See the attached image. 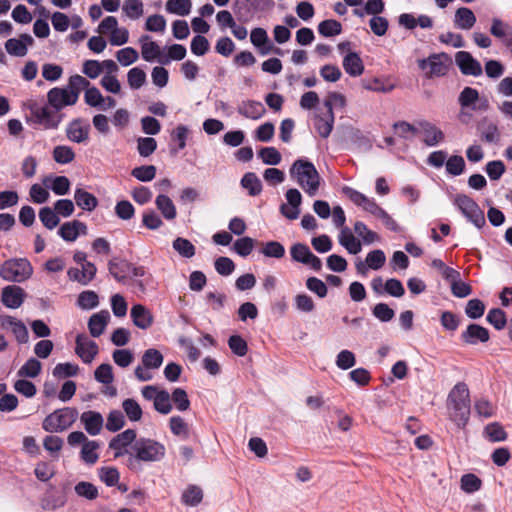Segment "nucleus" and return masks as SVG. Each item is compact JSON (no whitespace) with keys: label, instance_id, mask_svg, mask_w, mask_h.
<instances>
[{"label":"nucleus","instance_id":"1","mask_svg":"<svg viewBox=\"0 0 512 512\" xmlns=\"http://www.w3.org/2000/svg\"><path fill=\"white\" fill-rule=\"evenodd\" d=\"M447 409L450 419L458 426L465 427L470 418V392L466 383L458 382L449 392Z\"/></svg>","mask_w":512,"mask_h":512},{"label":"nucleus","instance_id":"2","mask_svg":"<svg viewBox=\"0 0 512 512\" xmlns=\"http://www.w3.org/2000/svg\"><path fill=\"white\" fill-rule=\"evenodd\" d=\"M165 446L150 438H139L132 445V453L127 460V466L134 470L139 462H157L165 456Z\"/></svg>","mask_w":512,"mask_h":512},{"label":"nucleus","instance_id":"3","mask_svg":"<svg viewBox=\"0 0 512 512\" xmlns=\"http://www.w3.org/2000/svg\"><path fill=\"white\" fill-rule=\"evenodd\" d=\"M290 177L311 197L320 186V175L314 164L306 159H297L289 170Z\"/></svg>","mask_w":512,"mask_h":512},{"label":"nucleus","instance_id":"4","mask_svg":"<svg viewBox=\"0 0 512 512\" xmlns=\"http://www.w3.org/2000/svg\"><path fill=\"white\" fill-rule=\"evenodd\" d=\"M32 273L33 267L25 258L9 259L0 267L1 278L9 282H24L31 277Z\"/></svg>","mask_w":512,"mask_h":512},{"label":"nucleus","instance_id":"5","mask_svg":"<svg viewBox=\"0 0 512 512\" xmlns=\"http://www.w3.org/2000/svg\"><path fill=\"white\" fill-rule=\"evenodd\" d=\"M77 416L78 412L75 408L65 407L58 409L44 418L42 427L50 433L62 432L76 421Z\"/></svg>","mask_w":512,"mask_h":512},{"label":"nucleus","instance_id":"6","mask_svg":"<svg viewBox=\"0 0 512 512\" xmlns=\"http://www.w3.org/2000/svg\"><path fill=\"white\" fill-rule=\"evenodd\" d=\"M63 115L56 110H52L49 106H40L33 104L30 106V121L39 125L45 130L57 129L61 123Z\"/></svg>","mask_w":512,"mask_h":512},{"label":"nucleus","instance_id":"7","mask_svg":"<svg viewBox=\"0 0 512 512\" xmlns=\"http://www.w3.org/2000/svg\"><path fill=\"white\" fill-rule=\"evenodd\" d=\"M454 204L477 228H481L485 225L486 220L484 212L471 197L465 194H457L454 198Z\"/></svg>","mask_w":512,"mask_h":512},{"label":"nucleus","instance_id":"8","mask_svg":"<svg viewBox=\"0 0 512 512\" xmlns=\"http://www.w3.org/2000/svg\"><path fill=\"white\" fill-rule=\"evenodd\" d=\"M449 62L450 57L446 53H438L418 60V66L428 78L441 77L447 73Z\"/></svg>","mask_w":512,"mask_h":512},{"label":"nucleus","instance_id":"9","mask_svg":"<svg viewBox=\"0 0 512 512\" xmlns=\"http://www.w3.org/2000/svg\"><path fill=\"white\" fill-rule=\"evenodd\" d=\"M47 100L49 106L59 113L62 108L76 104L77 96L76 93H70L66 87H54L47 93Z\"/></svg>","mask_w":512,"mask_h":512},{"label":"nucleus","instance_id":"10","mask_svg":"<svg viewBox=\"0 0 512 512\" xmlns=\"http://www.w3.org/2000/svg\"><path fill=\"white\" fill-rule=\"evenodd\" d=\"M290 254L294 261L308 265L315 271H320L322 268L321 259L314 255L305 244H294L290 249Z\"/></svg>","mask_w":512,"mask_h":512},{"label":"nucleus","instance_id":"11","mask_svg":"<svg viewBox=\"0 0 512 512\" xmlns=\"http://www.w3.org/2000/svg\"><path fill=\"white\" fill-rule=\"evenodd\" d=\"M345 195L357 206H361L368 213L378 217L379 214L384 210L381 208L373 198H368L363 193L350 188H344Z\"/></svg>","mask_w":512,"mask_h":512},{"label":"nucleus","instance_id":"12","mask_svg":"<svg viewBox=\"0 0 512 512\" xmlns=\"http://www.w3.org/2000/svg\"><path fill=\"white\" fill-rule=\"evenodd\" d=\"M455 63L464 75L480 76L483 73L482 66L469 52L459 51L455 55Z\"/></svg>","mask_w":512,"mask_h":512},{"label":"nucleus","instance_id":"13","mask_svg":"<svg viewBox=\"0 0 512 512\" xmlns=\"http://www.w3.org/2000/svg\"><path fill=\"white\" fill-rule=\"evenodd\" d=\"M139 42L141 43V55L145 61L153 62L157 60L163 65L169 64V59L162 56L160 46L151 41L149 35L141 36Z\"/></svg>","mask_w":512,"mask_h":512},{"label":"nucleus","instance_id":"14","mask_svg":"<svg viewBox=\"0 0 512 512\" xmlns=\"http://www.w3.org/2000/svg\"><path fill=\"white\" fill-rule=\"evenodd\" d=\"M75 343V353L84 363H91L99 351L97 343L84 334L77 335Z\"/></svg>","mask_w":512,"mask_h":512},{"label":"nucleus","instance_id":"15","mask_svg":"<svg viewBox=\"0 0 512 512\" xmlns=\"http://www.w3.org/2000/svg\"><path fill=\"white\" fill-rule=\"evenodd\" d=\"M90 125L81 118L73 119L66 127V137L74 143H84L89 139Z\"/></svg>","mask_w":512,"mask_h":512},{"label":"nucleus","instance_id":"16","mask_svg":"<svg viewBox=\"0 0 512 512\" xmlns=\"http://www.w3.org/2000/svg\"><path fill=\"white\" fill-rule=\"evenodd\" d=\"M419 133L423 135V142L429 147L437 146L444 141L445 135L443 131L435 124L423 120L418 123Z\"/></svg>","mask_w":512,"mask_h":512},{"label":"nucleus","instance_id":"17","mask_svg":"<svg viewBox=\"0 0 512 512\" xmlns=\"http://www.w3.org/2000/svg\"><path fill=\"white\" fill-rule=\"evenodd\" d=\"M130 316L133 324L142 330L150 328L154 322L153 314L142 304H135L131 308Z\"/></svg>","mask_w":512,"mask_h":512},{"label":"nucleus","instance_id":"18","mask_svg":"<svg viewBox=\"0 0 512 512\" xmlns=\"http://www.w3.org/2000/svg\"><path fill=\"white\" fill-rule=\"evenodd\" d=\"M80 421L84 425V428L91 436L98 435L103 427L104 419L99 412L96 411H85L80 416Z\"/></svg>","mask_w":512,"mask_h":512},{"label":"nucleus","instance_id":"19","mask_svg":"<svg viewBox=\"0 0 512 512\" xmlns=\"http://www.w3.org/2000/svg\"><path fill=\"white\" fill-rule=\"evenodd\" d=\"M324 106L326 113L316 117L315 128L322 138H327L333 129L334 113L331 109V101H324Z\"/></svg>","mask_w":512,"mask_h":512},{"label":"nucleus","instance_id":"20","mask_svg":"<svg viewBox=\"0 0 512 512\" xmlns=\"http://www.w3.org/2000/svg\"><path fill=\"white\" fill-rule=\"evenodd\" d=\"M86 233V224L78 220L65 222L64 224L61 225V227L58 230V234L61 236V238L68 242H73L77 239V237L80 234L85 235Z\"/></svg>","mask_w":512,"mask_h":512},{"label":"nucleus","instance_id":"21","mask_svg":"<svg viewBox=\"0 0 512 512\" xmlns=\"http://www.w3.org/2000/svg\"><path fill=\"white\" fill-rule=\"evenodd\" d=\"M25 295L20 286H7L2 290V302L6 307L16 309L22 305Z\"/></svg>","mask_w":512,"mask_h":512},{"label":"nucleus","instance_id":"22","mask_svg":"<svg viewBox=\"0 0 512 512\" xmlns=\"http://www.w3.org/2000/svg\"><path fill=\"white\" fill-rule=\"evenodd\" d=\"M461 339L470 345H475L478 342L485 343L489 340V331L478 324H470L461 334Z\"/></svg>","mask_w":512,"mask_h":512},{"label":"nucleus","instance_id":"23","mask_svg":"<svg viewBox=\"0 0 512 512\" xmlns=\"http://www.w3.org/2000/svg\"><path fill=\"white\" fill-rule=\"evenodd\" d=\"M110 320V314L107 310H102L98 313L93 314L88 321V329L93 337H99L103 334L108 322Z\"/></svg>","mask_w":512,"mask_h":512},{"label":"nucleus","instance_id":"24","mask_svg":"<svg viewBox=\"0 0 512 512\" xmlns=\"http://www.w3.org/2000/svg\"><path fill=\"white\" fill-rule=\"evenodd\" d=\"M265 111L266 110L264 105L261 102L255 100L243 101L238 106L239 114L253 120L261 118L264 115Z\"/></svg>","mask_w":512,"mask_h":512},{"label":"nucleus","instance_id":"25","mask_svg":"<svg viewBox=\"0 0 512 512\" xmlns=\"http://www.w3.org/2000/svg\"><path fill=\"white\" fill-rule=\"evenodd\" d=\"M343 68L352 77H358L364 71L363 61L356 52H349L344 57Z\"/></svg>","mask_w":512,"mask_h":512},{"label":"nucleus","instance_id":"26","mask_svg":"<svg viewBox=\"0 0 512 512\" xmlns=\"http://www.w3.org/2000/svg\"><path fill=\"white\" fill-rule=\"evenodd\" d=\"M339 243L350 253L358 254L362 245L361 242L353 235L348 227H343L338 237Z\"/></svg>","mask_w":512,"mask_h":512},{"label":"nucleus","instance_id":"27","mask_svg":"<svg viewBox=\"0 0 512 512\" xmlns=\"http://www.w3.org/2000/svg\"><path fill=\"white\" fill-rule=\"evenodd\" d=\"M155 205L166 220L172 221L176 218V206L167 195L159 194L155 199Z\"/></svg>","mask_w":512,"mask_h":512},{"label":"nucleus","instance_id":"28","mask_svg":"<svg viewBox=\"0 0 512 512\" xmlns=\"http://www.w3.org/2000/svg\"><path fill=\"white\" fill-rule=\"evenodd\" d=\"M476 22V17L473 11L466 7L458 8L455 12L454 24L456 27L469 30Z\"/></svg>","mask_w":512,"mask_h":512},{"label":"nucleus","instance_id":"29","mask_svg":"<svg viewBox=\"0 0 512 512\" xmlns=\"http://www.w3.org/2000/svg\"><path fill=\"white\" fill-rule=\"evenodd\" d=\"M76 205L85 211H93L97 205V198L82 188H77L74 193Z\"/></svg>","mask_w":512,"mask_h":512},{"label":"nucleus","instance_id":"30","mask_svg":"<svg viewBox=\"0 0 512 512\" xmlns=\"http://www.w3.org/2000/svg\"><path fill=\"white\" fill-rule=\"evenodd\" d=\"M3 324L8 325L11 328V331L20 343H26L28 341V330L21 321L14 317L7 316L5 317Z\"/></svg>","mask_w":512,"mask_h":512},{"label":"nucleus","instance_id":"31","mask_svg":"<svg viewBox=\"0 0 512 512\" xmlns=\"http://www.w3.org/2000/svg\"><path fill=\"white\" fill-rule=\"evenodd\" d=\"M136 440V431L133 429H127L111 439L109 442V448H128V446H132Z\"/></svg>","mask_w":512,"mask_h":512},{"label":"nucleus","instance_id":"32","mask_svg":"<svg viewBox=\"0 0 512 512\" xmlns=\"http://www.w3.org/2000/svg\"><path fill=\"white\" fill-rule=\"evenodd\" d=\"M480 100L479 92L472 87H465L459 94L458 102L462 108L476 110V103Z\"/></svg>","mask_w":512,"mask_h":512},{"label":"nucleus","instance_id":"33","mask_svg":"<svg viewBox=\"0 0 512 512\" xmlns=\"http://www.w3.org/2000/svg\"><path fill=\"white\" fill-rule=\"evenodd\" d=\"M241 186L248 191L250 196H256L262 191V183L253 172H248L242 177Z\"/></svg>","mask_w":512,"mask_h":512},{"label":"nucleus","instance_id":"34","mask_svg":"<svg viewBox=\"0 0 512 512\" xmlns=\"http://www.w3.org/2000/svg\"><path fill=\"white\" fill-rule=\"evenodd\" d=\"M483 433L491 442H502L507 439V433L504 427L498 422H492L486 425Z\"/></svg>","mask_w":512,"mask_h":512},{"label":"nucleus","instance_id":"35","mask_svg":"<svg viewBox=\"0 0 512 512\" xmlns=\"http://www.w3.org/2000/svg\"><path fill=\"white\" fill-rule=\"evenodd\" d=\"M191 7V0H168L165 6L167 12L179 16L188 15L191 11Z\"/></svg>","mask_w":512,"mask_h":512},{"label":"nucleus","instance_id":"36","mask_svg":"<svg viewBox=\"0 0 512 512\" xmlns=\"http://www.w3.org/2000/svg\"><path fill=\"white\" fill-rule=\"evenodd\" d=\"M122 409L127 418L132 422H137L142 418V408L138 402L132 398H127L122 402Z\"/></svg>","mask_w":512,"mask_h":512},{"label":"nucleus","instance_id":"37","mask_svg":"<svg viewBox=\"0 0 512 512\" xmlns=\"http://www.w3.org/2000/svg\"><path fill=\"white\" fill-rule=\"evenodd\" d=\"M162 362L163 355L154 348L146 350L142 356V364L146 369H158Z\"/></svg>","mask_w":512,"mask_h":512},{"label":"nucleus","instance_id":"38","mask_svg":"<svg viewBox=\"0 0 512 512\" xmlns=\"http://www.w3.org/2000/svg\"><path fill=\"white\" fill-rule=\"evenodd\" d=\"M99 448L98 442L94 440H88L81 449L82 460L90 465L95 464L98 461L99 455L97 450Z\"/></svg>","mask_w":512,"mask_h":512},{"label":"nucleus","instance_id":"39","mask_svg":"<svg viewBox=\"0 0 512 512\" xmlns=\"http://www.w3.org/2000/svg\"><path fill=\"white\" fill-rule=\"evenodd\" d=\"M318 32L324 37H333L342 32V25L334 19H327L318 24Z\"/></svg>","mask_w":512,"mask_h":512},{"label":"nucleus","instance_id":"40","mask_svg":"<svg viewBox=\"0 0 512 512\" xmlns=\"http://www.w3.org/2000/svg\"><path fill=\"white\" fill-rule=\"evenodd\" d=\"M203 499V491L197 485H189L182 494V501L188 506H196Z\"/></svg>","mask_w":512,"mask_h":512},{"label":"nucleus","instance_id":"41","mask_svg":"<svg viewBox=\"0 0 512 512\" xmlns=\"http://www.w3.org/2000/svg\"><path fill=\"white\" fill-rule=\"evenodd\" d=\"M446 172L451 176H459L464 173L466 168L465 160L460 155L450 156L445 164Z\"/></svg>","mask_w":512,"mask_h":512},{"label":"nucleus","instance_id":"42","mask_svg":"<svg viewBox=\"0 0 512 512\" xmlns=\"http://www.w3.org/2000/svg\"><path fill=\"white\" fill-rule=\"evenodd\" d=\"M173 249L182 257L191 258L195 255V246L186 238L177 237L172 243Z\"/></svg>","mask_w":512,"mask_h":512},{"label":"nucleus","instance_id":"43","mask_svg":"<svg viewBox=\"0 0 512 512\" xmlns=\"http://www.w3.org/2000/svg\"><path fill=\"white\" fill-rule=\"evenodd\" d=\"M122 10L128 18L136 20L143 15L144 5L141 0H125Z\"/></svg>","mask_w":512,"mask_h":512},{"label":"nucleus","instance_id":"44","mask_svg":"<svg viewBox=\"0 0 512 512\" xmlns=\"http://www.w3.org/2000/svg\"><path fill=\"white\" fill-rule=\"evenodd\" d=\"M77 304L84 310H90L99 305V297L96 292L86 290L79 294Z\"/></svg>","mask_w":512,"mask_h":512},{"label":"nucleus","instance_id":"45","mask_svg":"<svg viewBox=\"0 0 512 512\" xmlns=\"http://www.w3.org/2000/svg\"><path fill=\"white\" fill-rule=\"evenodd\" d=\"M39 218L42 224L49 230L58 226L60 219L55 210L50 207H43L39 211Z\"/></svg>","mask_w":512,"mask_h":512},{"label":"nucleus","instance_id":"46","mask_svg":"<svg viewBox=\"0 0 512 512\" xmlns=\"http://www.w3.org/2000/svg\"><path fill=\"white\" fill-rule=\"evenodd\" d=\"M53 159L59 164H68L75 159V153L71 147L59 145L53 149Z\"/></svg>","mask_w":512,"mask_h":512},{"label":"nucleus","instance_id":"47","mask_svg":"<svg viewBox=\"0 0 512 512\" xmlns=\"http://www.w3.org/2000/svg\"><path fill=\"white\" fill-rule=\"evenodd\" d=\"M127 81L131 89H140L146 82V73L143 69L134 67L128 71Z\"/></svg>","mask_w":512,"mask_h":512},{"label":"nucleus","instance_id":"48","mask_svg":"<svg viewBox=\"0 0 512 512\" xmlns=\"http://www.w3.org/2000/svg\"><path fill=\"white\" fill-rule=\"evenodd\" d=\"M42 365L39 360L30 358L26 363L18 370V376L35 378L41 372Z\"/></svg>","mask_w":512,"mask_h":512},{"label":"nucleus","instance_id":"49","mask_svg":"<svg viewBox=\"0 0 512 512\" xmlns=\"http://www.w3.org/2000/svg\"><path fill=\"white\" fill-rule=\"evenodd\" d=\"M125 425L124 414L119 410H112L107 417L105 427L110 432H116Z\"/></svg>","mask_w":512,"mask_h":512},{"label":"nucleus","instance_id":"50","mask_svg":"<svg viewBox=\"0 0 512 512\" xmlns=\"http://www.w3.org/2000/svg\"><path fill=\"white\" fill-rule=\"evenodd\" d=\"M155 410L161 414L167 415L172 410L170 394L166 390H160L159 395L153 402Z\"/></svg>","mask_w":512,"mask_h":512},{"label":"nucleus","instance_id":"51","mask_svg":"<svg viewBox=\"0 0 512 512\" xmlns=\"http://www.w3.org/2000/svg\"><path fill=\"white\" fill-rule=\"evenodd\" d=\"M486 320L497 330L503 329L507 324L506 314L499 308L491 309L487 314Z\"/></svg>","mask_w":512,"mask_h":512},{"label":"nucleus","instance_id":"52","mask_svg":"<svg viewBox=\"0 0 512 512\" xmlns=\"http://www.w3.org/2000/svg\"><path fill=\"white\" fill-rule=\"evenodd\" d=\"M156 171L157 170L154 165H144V166L135 167L131 171V175L139 181L149 182L155 178Z\"/></svg>","mask_w":512,"mask_h":512},{"label":"nucleus","instance_id":"53","mask_svg":"<svg viewBox=\"0 0 512 512\" xmlns=\"http://www.w3.org/2000/svg\"><path fill=\"white\" fill-rule=\"evenodd\" d=\"M170 400L173 401L175 407L179 411H186L190 407V400L186 391L182 388H175L170 395Z\"/></svg>","mask_w":512,"mask_h":512},{"label":"nucleus","instance_id":"54","mask_svg":"<svg viewBox=\"0 0 512 512\" xmlns=\"http://www.w3.org/2000/svg\"><path fill=\"white\" fill-rule=\"evenodd\" d=\"M94 377L99 383L110 385L114 381L112 366L107 363L99 365L94 372Z\"/></svg>","mask_w":512,"mask_h":512},{"label":"nucleus","instance_id":"55","mask_svg":"<svg viewBox=\"0 0 512 512\" xmlns=\"http://www.w3.org/2000/svg\"><path fill=\"white\" fill-rule=\"evenodd\" d=\"M74 489L78 496L84 497L88 500H94L98 497L97 487L90 482L81 481L76 484Z\"/></svg>","mask_w":512,"mask_h":512},{"label":"nucleus","instance_id":"56","mask_svg":"<svg viewBox=\"0 0 512 512\" xmlns=\"http://www.w3.org/2000/svg\"><path fill=\"white\" fill-rule=\"evenodd\" d=\"M258 156L267 165H277L281 162V154L274 147H264L258 152Z\"/></svg>","mask_w":512,"mask_h":512},{"label":"nucleus","instance_id":"57","mask_svg":"<svg viewBox=\"0 0 512 512\" xmlns=\"http://www.w3.org/2000/svg\"><path fill=\"white\" fill-rule=\"evenodd\" d=\"M169 425L171 432L176 435L183 438H188L189 436V429L187 423L184 421V419L180 416H173L169 420Z\"/></svg>","mask_w":512,"mask_h":512},{"label":"nucleus","instance_id":"58","mask_svg":"<svg viewBox=\"0 0 512 512\" xmlns=\"http://www.w3.org/2000/svg\"><path fill=\"white\" fill-rule=\"evenodd\" d=\"M355 233L361 237L366 244H371L378 239L376 232L370 230L367 225L362 221H357L354 224Z\"/></svg>","mask_w":512,"mask_h":512},{"label":"nucleus","instance_id":"59","mask_svg":"<svg viewBox=\"0 0 512 512\" xmlns=\"http://www.w3.org/2000/svg\"><path fill=\"white\" fill-rule=\"evenodd\" d=\"M99 478L109 487L115 486L119 481V472L114 467H102L98 469Z\"/></svg>","mask_w":512,"mask_h":512},{"label":"nucleus","instance_id":"60","mask_svg":"<svg viewBox=\"0 0 512 512\" xmlns=\"http://www.w3.org/2000/svg\"><path fill=\"white\" fill-rule=\"evenodd\" d=\"M116 58L122 66H129L138 60L139 54L136 49L126 47L117 51Z\"/></svg>","mask_w":512,"mask_h":512},{"label":"nucleus","instance_id":"61","mask_svg":"<svg viewBox=\"0 0 512 512\" xmlns=\"http://www.w3.org/2000/svg\"><path fill=\"white\" fill-rule=\"evenodd\" d=\"M6 51L16 57H23L27 54L26 43L17 38L8 39L5 43Z\"/></svg>","mask_w":512,"mask_h":512},{"label":"nucleus","instance_id":"62","mask_svg":"<svg viewBox=\"0 0 512 512\" xmlns=\"http://www.w3.org/2000/svg\"><path fill=\"white\" fill-rule=\"evenodd\" d=\"M385 261V253L380 249L369 252L366 257L367 266L372 270H379L382 268L385 264Z\"/></svg>","mask_w":512,"mask_h":512},{"label":"nucleus","instance_id":"63","mask_svg":"<svg viewBox=\"0 0 512 512\" xmlns=\"http://www.w3.org/2000/svg\"><path fill=\"white\" fill-rule=\"evenodd\" d=\"M481 480L474 474H464L461 477V489L466 493H474L481 487Z\"/></svg>","mask_w":512,"mask_h":512},{"label":"nucleus","instance_id":"64","mask_svg":"<svg viewBox=\"0 0 512 512\" xmlns=\"http://www.w3.org/2000/svg\"><path fill=\"white\" fill-rule=\"evenodd\" d=\"M485 305L479 299H471L467 302L465 313L471 319H478L483 316Z\"/></svg>","mask_w":512,"mask_h":512}]
</instances>
